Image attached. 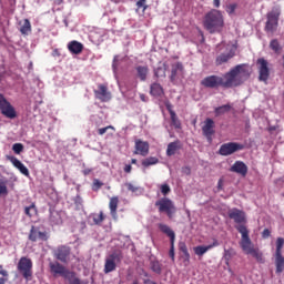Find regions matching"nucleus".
I'll use <instances>...</instances> for the list:
<instances>
[{"mask_svg": "<svg viewBox=\"0 0 284 284\" xmlns=\"http://www.w3.org/2000/svg\"><path fill=\"white\" fill-rule=\"evenodd\" d=\"M250 79V69L247 64H237L226 72L223 77L207 75L201 81L203 88L215 90L216 88H239Z\"/></svg>", "mask_w": 284, "mask_h": 284, "instance_id": "nucleus-1", "label": "nucleus"}, {"mask_svg": "<svg viewBox=\"0 0 284 284\" xmlns=\"http://www.w3.org/2000/svg\"><path fill=\"white\" fill-rule=\"evenodd\" d=\"M203 28L206 29L210 34L223 32V28H225L223 12L216 9L206 12L203 19Z\"/></svg>", "mask_w": 284, "mask_h": 284, "instance_id": "nucleus-2", "label": "nucleus"}, {"mask_svg": "<svg viewBox=\"0 0 284 284\" xmlns=\"http://www.w3.org/2000/svg\"><path fill=\"white\" fill-rule=\"evenodd\" d=\"M237 232L242 235L240 246L242 247L245 254H251L253 258H256L258 263H265L263 260V253L258 251V248H254V244H252V240L250 239V230L245 225L236 226Z\"/></svg>", "mask_w": 284, "mask_h": 284, "instance_id": "nucleus-3", "label": "nucleus"}, {"mask_svg": "<svg viewBox=\"0 0 284 284\" xmlns=\"http://www.w3.org/2000/svg\"><path fill=\"white\" fill-rule=\"evenodd\" d=\"M160 190L164 197H161L155 202V207H158L160 214L164 213L169 219H172V216H174L176 213V206L172 200L165 197L168 194H170V192H172V189H170L169 184H162Z\"/></svg>", "mask_w": 284, "mask_h": 284, "instance_id": "nucleus-4", "label": "nucleus"}, {"mask_svg": "<svg viewBox=\"0 0 284 284\" xmlns=\"http://www.w3.org/2000/svg\"><path fill=\"white\" fill-rule=\"evenodd\" d=\"M281 19V7H273L271 11L266 13V22L264 30L270 34H274L278 30V20Z\"/></svg>", "mask_w": 284, "mask_h": 284, "instance_id": "nucleus-5", "label": "nucleus"}, {"mask_svg": "<svg viewBox=\"0 0 284 284\" xmlns=\"http://www.w3.org/2000/svg\"><path fill=\"white\" fill-rule=\"evenodd\" d=\"M123 261V251L115 250L106 255L104 258V274H110L116 271V265Z\"/></svg>", "mask_w": 284, "mask_h": 284, "instance_id": "nucleus-6", "label": "nucleus"}, {"mask_svg": "<svg viewBox=\"0 0 284 284\" xmlns=\"http://www.w3.org/2000/svg\"><path fill=\"white\" fill-rule=\"evenodd\" d=\"M32 260L26 256L21 257L17 265L19 274L27 281H32Z\"/></svg>", "mask_w": 284, "mask_h": 284, "instance_id": "nucleus-7", "label": "nucleus"}, {"mask_svg": "<svg viewBox=\"0 0 284 284\" xmlns=\"http://www.w3.org/2000/svg\"><path fill=\"white\" fill-rule=\"evenodd\" d=\"M0 112L6 119H17V110L3 94L0 93Z\"/></svg>", "mask_w": 284, "mask_h": 284, "instance_id": "nucleus-8", "label": "nucleus"}, {"mask_svg": "<svg viewBox=\"0 0 284 284\" xmlns=\"http://www.w3.org/2000/svg\"><path fill=\"white\" fill-rule=\"evenodd\" d=\"M243 148H244L243 144H239L236 142H227L220 146L219 154L221 156H230L235 152L243 150Z\"/></svg>", "mask_w": 284, "mask_h": 284, "instance_id": "nucleus-9", "label": "nucleus"}, {"mask_svg": "<svg viewBox=\"0 0 284 284\" xmlns=\"http://www.w3.org/2000/svg\"><path fill=\"white\" fill-rule=\"evenodd\" d=\"M158 227L163 234H166V236H169L171 243L169 256L170 258H172V261H174V241H176V234L166 224L160 223Z\"/></svg>", "mask_w": 284, "mask_h": 284, "instance_id": "nucleus-10", "label": "nucleus"}, {"mask_svg": "<svg viewBox=\"0 0 284 284\" xmlns=\"http://www.w3.org/2000/svg\"><path fill=\"white\" fill-rule=\"evenodd\" d=\"M95 99L98 101H101V103H108V101H111L112 93L110 90H108L106 84H99L97 90H93Z\"/></svg>", "mask_w": 284, "mask_h": 284, "instance_id": "nucleus-11", "label": "nucleus"}, {"mask_svg": "<svg viewBox=\"0 0 284 284\" xmlns=\"http://www.w3.org/2000/svg\"><path fill=\"white\" fill-rule=\"evenodd\" d=\"M256 63L260 74V81H267V79H270V63L267 62V60H265V58H258Z\"/></svg>", "mask_w": 284, "mask_h": 284, "instance_id": "nucleus-12", "label": "nucleus"}, {"mask_svg": "<svg viewBox=\"0 0 284 284\" xmlns=\"http://www.w3.org/2000/svg\"><path fill=\"white\" fill-rule=\"evenodd\" d=\"M229 219H232V221H234V223L237 224V225H235V230H236V227H239V225H244V227H245V223H247V217L245 216V212H243L242 210H239V209L230 210Z\"/></svg>", "mask_w": 284, "mask_h": 284, "instance_id": "nucleus-13", "label": "nucleus"}, {"mask_svg": "<svg viewBox=\"0 0 284 284\" xmlns=\"http://www.w3.org/2000/svg\"><path fill=\"white\" fill-rule=\"evenodd\" d=\"M70 246L60 245L53 251V256L57 258V261H60L61 263H67L70 260L71 254Z\"/></svg>", "mask_w": 284, "mask_h": 284, "instance_id": "nucleus-14", "label": "nucleus"}, {"mask_svg": "<svg viewBox=\"0 0 284 284\" xmlns=\"http://www.w3.org/2000/svg\"><path fill=\"white\" fill-rule=\"evenodd\" d=\"M28 239L31 243H37V241H48L50 236L48 232H41L38 226H31Z\"/></svg>", "mask_w": 284, "mask_h": 284, "instance_id": "nucleus-15", "label": "nucleus"}, {"mask_svg": "<svg viewBox=\"0 0 284 284\" xmlns=\"http://www.w3.org/2000/svg\"><path fill=\"white\" fill-rule=\"evenodd\" d=\"M134 148V154H140V156H148L150 154V143L148 141L136 139Z\"/></svg>", "mask_w": 284, "mask_h": 284, "instance_id": "nucleus-16", "label": "nucleus"}, {"mask_svg": "<svg viewBox=\"0 0 284 284\" xmlns=\"http://www.w3.org/2000/svg\"><path fill=\"white\" fill-rule=\"evenodd\" d=\"M202 132L206 136L209 143H212V136H214V120L207 118L202 126Z\"/></svg>", "mask_w": 284, "mask_h": 284, "instance_id": "nucleus-17", "label": "nucleus"}, {"mask_svg": "<svg viewBox=\"0 0 284 284\" xmlns=\"http://www.w3.org/2000/svg\"><path fill=\"white\" fill-rule=\"evenodd\" d=\"M7 159H8V161H10L12 163L13 168H17V170H19V172H21V174H23L24 176H30V171L23 163H21L19 161V159H17L12 155H8Z\"/></svg>", "mask_w": 284, "mask_h": 284, "instance_id": "nucleus-18", "label": "nucleus"}, {"mask_svg": "<svg viewBox=\"0 0 284 284\" xmlns=\"http://www.w3.org/2000/svg\"><path fill=\"white\" fill-rule=\"evenodd\" d=\"M230 172H235V174H240L241 176H247V164L243 161H235Z\"/></svg>", "mask_w": 284, "mask_h": 284, "instance_id": "nucleus-19", "label": "nucleus"}, {"mask_svg": "<svg viewBox=\"0 0 284 284\" xmlns=\"http://www.w3.org/2000/svg\"><path fill=\"white\" fill-rule=\"evenodd\" d=\"M213 247H219V240H214L212 244L203 246H195L194 247V253L196 254V256H203V254H205L206 252H210V250H212Z\"/></svg>", "mask_w": 284, "mask_h": 284, "instance_id": "nucleus-20", "label": "nucleus"}, {"mask_svg": "<svg viewBox=\"0 0 284 284\" xmlns=\"http://www.w3.org/2000/svg\"><path fill=\"white\" fill-rule=\"evenodd\" d=\"M235 54L234 50H231L227 53H221L215 59V65H223V63H227L231 59H234Z\"/></svg>", "mask_w": 284, "mask_h": 284, "instance_id": "nucleus-21", "label": "nucleus"}, {"mask_svg": "<svg viewBox=\"0 0 284 284\" xmlns=\"http://www.w3.org/2000/svg\"><path fill=\"white\" fill-rule=\"evenodd\" d=\"M68 50L71 54H81V52H83V43L73 40L68 43Z\"/></svg>", "mask_w": 284, "mask_h": 284, "instance_id": "nucleus-22", "label": "nucleus"}, {"mask_svg": "<svg viewBox=\"0 0 284 284\" xmlns=\"http://www.w3.org/2000/svg\"><path fill=\"white\" fill-rule=\"evenodd\" d=\"M179 74H183V64L181 62L172 64L170 80L172 82L176 81Z\"/></svg>", "mask_w": 284, "mask_h": 284, "instance_id": "nucleus-23", "label": "nucleus"}, {"mask_svg": "<svg viewBox=\"0 0 284 284\" xmlns=\"http://www.w3.org/2000/svg\"><path fill=\"white\" fill-rule=\"evenodd\" d=\"M20 26V33L23 34V37H28L30 32H32V23H30L29 19H23L19 22Z\"/></svg>", "mask_w": 284, "mask_h": 284, "instance_id": "nucleus-24", "label": "nucleus"}, {"mask_svg": "<svg viewBox=\"0 0 284 284\" xmlns=\"http://www.w3.org/2000/svg\"><path fill=\"white\" fill-rule=\"evenodd\" d=\"M90 219L92 221L91 225H102L103 221H105V214L100 211L99 213H92Z\"/></svg>", "mask_w": 284, "mask_h": 284, "instance_id": "nucleus-25", "label": "nucleus"}, {"mask_svg": "<svg viewBox=\"0 0 284 284\" xmlns=\"http://www.w3.org/2000/svg\"><path fill=\"white\" fill-rule=\"evenodd\" d=\"M109 210L112 219H116V210H119V196H113L110 199Z\"/></svg>", "mask_w": 284, "mask_h": 284, "instance_id": "nucleus-26", "label": "nucleus"}, {"mask_svg": "<svg viewBox=\"0 0 284 284\" xmlns=\"http://www.w3.org/2000/svg\"><path fill=\"white\" fill-rule=\"evenodd\" d=\"M275 266H276V274H282L284 270V256L283 253L275 254Z\"/></svg>", "mask_w": 284, "mask_h": 284, "instance_id": "nucleus-27", "label": "nucleus"}, {"mask_svg": "<svg viewBox=\"0 0 284 284\" xmlns=\"http://www.w3.org/2000/svg\"><path fill=\"white\" fill-rule=\"evenodd\" d=\"M180 148H181V142L179 140L169 143L166 149V155L174 156V154H176V150H179Z\"/></svg>", "mask_w": 284, "mask_h": 284, "instance_id": "nucleus-28", "label": "nucleus"}, {"mask_svg": "<svg viewBox=\"0 0 284 284\" xmlns=\"http://www.w3.org/2000/svg\"><path fill=\"white\" fill-rule=\"evenodd\" d=\"M136 72H138V77L141 81H146L148 79V73L150 72V69L145 65H138L135 68Z\"/></svg>", "mask_w": 284, "mask_h": 284, "instance_id": "nucleus-29", "label": "nucleus"}, {"mask_svg": "<svg viewBox=\"0 0 284 284\" xmlns=\"http://www.w3.org/2000/svg\"><path fill=\"white\" fill-rule=\"evenodd\" d=\"M270 49L274 52V54H281L283 52V47L278 39H273L270 41Z\"/></svg>", "mask_w": 284, "mask_h": 284, "instance_id": "nucleus-30", "label": "nucleus"}, {"mask_svg": "<svg viewBox=\"0 0 284 284\" xmlns=\"http://www.w3.org/2000/svg\"><path fill=\"white\" fill-rule=\"evenodd\" d=\"M230 110H232V105L224 104L215 108L214 113H215V116H221L223 114H226V112H230Z\"/></svg>", "mask_w": 284, "mask_h": 284, "instance_id": "nucleus-31", "label": "nucleus"}, {"mask_svg": "<svg viewBox=\"0 0 284 284\" xmlns=\"http://www.w3.org/2000/svg\"><path fill=\"white\" fill-rule=\"evenodd\" d=\"M151 94L152 97H161L163 94V87L159 83L151 84Z\"/></svg>", "mask_w": 284, "mask_h": 284, "instance_id": "nucleus-32", "label": "nucleus"}, {"mask_svg": "<svg viewBox=\"0 0 284 284\" xmlns=\"http://www.w3.org/2000/svg\"><path fill=\"white\" fill-rule=\"evenodd\" d=\"M159 163V158L149 156L142 160V168H150V165H156Z\"/></svg>", "mask_w": 284, "mask_h": 284, "instance_id": "nucleus-33", "label": "nucleus"}, {"mask_svg": "<svg viewBox=\"0 0 284 284\" xmlns=\"http://www.w3.org/2000/svg\"><path fill=\"white\" fill-rule=\"evenodd\" d=\"M171 123L176 130H181V120L176 116V112H171Z\"/></svg>", "mask_w": 284, "mask_h": 284, "instance_id": "nucleus-34", "label": "nucleus"}, {"mask_svg": "<svg viewBox=\"0 0 284 284\" xmlns=\"http://www.w3.org/2000/svg\"><path fill=\"white\" fill-rule=\"evenodd\" d=\"M24 214L29 216V219H32V216L37 214V205L32 203L30 206L24 207Z\"/></svg>", "mask_w": 284, "mask_h": 284, "instance_id": "nucleus-35", "label": "nucleus"}, {"mask_svg": "<svg viewBox=\"0 0 284 284\" xmlns=\"http://www.w3.org/2000/svg\"><path fill=\"white\" fill-rule=\"evenodd\" d=\"M151 270L155 274H161V272L163 271L161 262L160 261H152L151 262Z\"/></svg>", "mask_w": 284, "mask_h": 284, "instance_id": "nucleus-36", "label": "nucleus"}, {"mask_svg": "<svg viewBox=\"0 0 284 284\" xmlns=\"http://www.w3.org/2000/svg\"><path fill=\"white\" fill-rule=\"evenodd\" d=\"M236 254L233 248L224 250V261L226 265H230V261H232V256Z\"/></svg>", "mask_w": 284, "mask_h": 284, "instance_id": "nucleus-37", "label": "nucleus"}, {"mask_svg": "<svg viewBox=\"0 0 284 284\" xmlns=\"http://www.w3.org/2000/svg\"><path fill=\"white\" fill-rule=\"evenodd\" d=\"M125 187L129 190V192H132L133 194H141L143 192L141 187L132 184V183H125Z\"/></svg>", "mask_w": 284, "mask_h": 284, "instance_id": "nucleus-38", "label": "nucleus"}, {"mask_svg": "<svg viewBox=\"0 0 284 284\" xmlns=\"http://www.w3.org/2000/svg\"><path fill=\"white\" fill-rule=\"evenodd\" d=\"M165 67H158L154 70V75L156 77V79H163L165 78Z\"/></svg>", "mask_w": 284, "mask_h": 284, "instance_id": "nucleus-39", "label": "nucleus"}, {"mask_svg": "<svg viewBox=\"0 0 284 284\" xmlns=\"http://www.w3.org/2000/svg\"><path fill=\"white\" fill-rule=\"evenodd\" d=\"M283 245H284V239L277 237L275 254H283Z\"/></svg>", "mask_w": 284, "mask_h": 284, "instance_id": "nucleus-40", "label": "nucleus"}, {"mask_svg": "<svg viewBox=\"0 0 284 284\" xmlns=\"http://www.w3.org/2000/svg\"><path fill=\"white\" fill-rule=\"evenodd\" d=\"M0 275L3 277H0V284H6L8 283V271L3 270V265H0Z\"/></svg>", "mask_w": 284, "mask_h": 284, "instance_id": "nucleus-41", "label": "nucleus"}, {"mask_svg": "<svg viewBox=\"0 0 284 284\" xmlns=\"http://www.w3.org/2000/svg\"><path fill=\"white\" fill-rule=\"evenodd\" d=\"M74 205L77 210H81L83 207V197H81V195H77L74 197Z\"/></svg>", "mask_w": 284, "mask_h": 284, "instance_id": "nucleus-42", "label": "nucleus"}, {"mask_svg": "<svg viewBox=\"0 0 284 284\" xmlns=\"http://www.w3.org/2000/svg\"><path fill=\"white\" fill-rule=\"evenodd\" d=\"M12 151L14 152V154H21V152H23V144L22 143H14L12 145Z\"/></svg>", "mask_w": 284, "mask_h": 284, "instance_id": "nucleus-43", "label": "nucleus"}, {"mask_svg": "<svg viewBox=\"0 0 284 284\" xmlns=\"http://www.w3.org/2000/svg\"><path fill=\"white\" fill-rule=\"evenodd\" d=\"M236 8H239L236 3L229 4L226 7L227 14H234V12H236Z\"/></svg>", "mask_w": 284, "mask_h": 284, "instance_id": "nucleus-44", "label": "nucleus"}, {"mask_svg": "<svg viewBox=\"0 0 284 284\" xmlns=\"http://www.w3.org/2000/svg\"><path fill=\"white\" fill-rule=\"evenodd\" d=\"M109 130H114V126L108 125L105 128H101L98 130V134H100V136H103V134H105V132H108Z\"/></svg>", "mask_w": 284, "mask_h": 284, "instance_id": "nucleus-45", "label": "nucleus"}, {"mask_svg": "<svg viewBox=\"0 0 284 284\" xmlns=\"http://www.w3.org/2000/svg\"><path fill=\"white\" fill-rule=\"evenodd\" d=\"M101 187H103V183L101 181H99L98 179H95L93 181V190L97 192V190H101Z\"/></svg>", "mask_w": 284, "mask_h": 284, "instance_id": "nucleus-46", "label": "nucleus"}, {"mask_svg": "<svg viewBox=\"0 0 284 284\" xmlns=\"http://www.w3.org/2000/svg\"><path fill=\"white\" fill-rule=\"evenodd\" d=\"M146 3V0H139L138 2H136V7L139 8V9H143V11H145V10H148V6L145 4Z\"/></svg>", "mask_w": 284, "mask_h": 284, "instance_id": "nucleus-47", "label": "nucleus"}, {"mask_svg": "<svg viewBox=\"0 0 284 284\" xmlns=\"http://www.w3.org/2000/svg\"><path fill=\"white\" fill-rule=\"evenodd\" d=\"M8 195V186L4 183H0V196Z\"/></svg>", "mask_w": 284, "mask_h": 284, "instance_id": "nucleus-48", "label": "nucleus"}, {"mask_svg": "<svg viewBox=\"0 0 284 284\" xmlns=\"http://www.w3.org/2000/svg\"><path fill=\"white\" fill-rule=\"evenodd\" d=\"M225 181L223 180V178H221L217 181V186H216V192H223V185H224Z\"/></svg>", "mask_w": 284, "mask_h": 284, "instance_id": "nucleus-49", "label": "nucleus"}, {"mask_svg": "<svg viewBox=\"0 0 284 284\" xmlns=\"http://www.w3.org/2000/svg\"><path fill=\"white\" fill-rule=\"evenodd\" d=\"M112 68H113L114 72H116V70H118V68H119V55H115V57L113 58Z\"/></svg>", "mask_w": 284, "mask_h": 284, "instance_id": "nucleus-50", "label": "nucleus"}, {"mask_svg": "<svg viewBox=\"0 0 284 284\" xmlns=\"http://www.w3.org/2000/svg\"><path fill=\"white\" fill-rule=\"evenodd\" d=\"M272 232L268 229H264V231L262 232V236L264 239H270Z\"/></svg>", "mask_w": 284, "mask_h": 284, "instance_id": "nucleus-51", "label": "nucleus"}, {"mask_svg": "<svg viewBox=\"0 0 284 284\" xmlns=\"http://www.w3.org/2000/svg\"><path fill=\"white\" fill-rule=\"evenodd\" d=\"M124 172H125L126 174H130V172H132V165H131V164H126V165L124 166Z\"/></svg>", "mask_w": 284, "mask_h": 284, "instance_id": "nucleus-52", "label": "nucleus"}, {"mask_svg": "<svg viewBox=\"0 0 284 284\" xmlns=\"http://www.w3.org/2000/svg\"><path fill=\"white\" fill-rule=\"evenodd\" d=\"M165 105H166V110H168L169 114L171 115L172 112H174V110L172 109V104L171 103H166Z\"/></svg>", "mask_w": 284, "mask_h": 284, "instance_id": "nucleus-53", "label": "nucleus"}, {"mask_svg": "<svg viewBox=\"0 0 284 284\" xmlns=\"http://www.w3.org/2000/svg\"><path fill=\"white\" fill-rule=\"evenodd\" d=\"M214 8H221V0H213Z\"/></svg>", "mask_w": 284, "mask_h": 284, "instance_id": "nucleus-54", "label": "nucleus"}, {"mask_svg": "<svg viewBox=\"0 0 284 284\" xmlns=\"http://www.w3.org/2000/svg\"><path fill=\"white\" fill-rule=\"evenodd\" d=\"M140 99L143 101V103H148V97L145 94L141 93Z\"/></svg>", "mask_w": 284, "mask_h": 284, "instance_id": "nucleus-55", "label": "nucleus"}, {"mask_svg": "<svg viewBox=\"0 0 284 284\" xmlns=\"http://www.w3.org/2000/svg\"><path fill=\"white\" fill-rule=\"evenodd\" d=\"M91 173H92V169H84V170H83L84 176H88V175L91 174Z\"/></svg>", "mask_w": 284, "mask_h": 284, "instance_id": "nucleus-56", "label": "nucleus"}, {"mask_svg": "<svg viewBox=\"0 0 284 284\" xmlns=\"http://www.w3.org/2000/svg\"><path fill=\"white\" fill-rule=\"evenodd\" d=\"M182 252H184V254L187 256V258H190V253H187V247H181Z\"/></svg>", "mask_w": 284, "mask_h": 284, "instance_id": "nucleus-57", "label": "nucleus"}, {"mask_svg": "<svg viewBox=\"0 0 284 284\" xmlns=\"http://www.w3.org/2000/svg\"><path fill=\"white\" fill-rule=\"evenodd\" d=\"M54 6H61L63 3V0H53Z\"/></svg>", "mask_w": 284, "mask_h": 284, "instance_id": "nucleus-58", "label": "nucleus"}, {"mask_svg": "<svg viewBox=\"0 0 284 284\" xmlns=\"http://www.w3.org/2000/svg\"><path fill=\"white\" fill-rule=\"evenodd\" d=\"M131 163H132L133 165H136V159H132V160H131Z\"/></svg>", "mask_w": 284, "mask_h": 284, "instance_id": "nucleus-59", "label": "nucleus"}, {"mask_svg": "<svg viewBox=\"0 0 284 284\" xmlns=\"http://www.w3.org/2000/svg\"><path fill=\"white\" fill-rule=\"evenodd\" d=\"M132 284H139V281L134 280Z\"/></svg>", "mask_w": 284, "mask_h": 284, "instance_id": "nucleus-60", "label": "nucleus"}, {"mask_svg": "<svg viewBox=\"0 0 284 284\" xmlns=\"http://www.w3.org/2000/svg\"><path fill=\"white\" fill-rule=\"evenodd\" d=\"M11 1H17V0H11Z\"/></svg>", "mask_w": 284, "mask_h": 284, "instance_id": "nucleus-61", "label": "nucleus"}]
</instances>
